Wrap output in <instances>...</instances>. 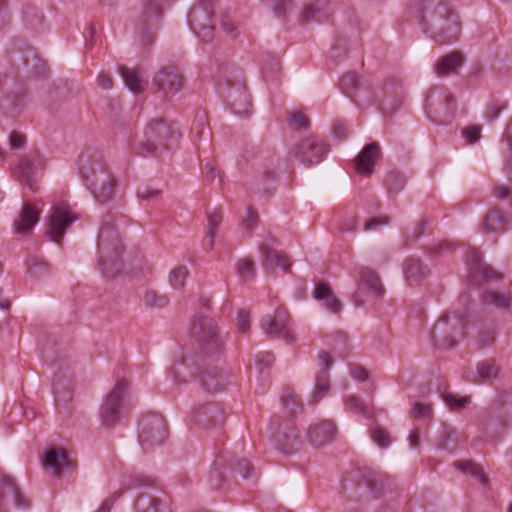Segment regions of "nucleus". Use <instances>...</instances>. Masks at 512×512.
<instances>
[{"label":"nucleus","instance_id":"1","mask_svg":"<svg viewBox=\"0 0 512 512\" xmlns=\"http://www.w3.org/2000/svg\"><path fill=\"white\" fill-rule=\"evenodd\" d=\"M416 12L423 33L435 42L448 44L458 40L461 32L459 16L445 0H420Z\"/></svg>","mask_w":512,"mask_h":512},{"label":"nucleus","instance_id":"2","mask_svg":"<svg viewBox=\"0 0 512 512\" xmlns=\"http://www.w3.org/2000/svg\"><path fill=\"white\" fill-rule=\"evenodd\" d=\"M78 169L85 186L97 202L104 204L113 199L117 181L101 154L94 151L81 153Z\"/></svg>","mask_w":512,"mask_h":512},{"label":"nucleus","instance_id":"3","mask_svg":"<svg viewBox=\"0 0 512 512\" xmlns=\"http://www.w3.org/2000/svg\"><path fill=\"white\" fill-rule=\"evenodd\" d=\"M114 221V215L105 216L97 240L98 266L106 278L117 276L123 269L124 245Z\"/></svg>","mask_w":512,"mask_h":512},{"label":"nucleus","instance_id":"4","mask_svg":"<svg viewBox=\"0 0 512 512\" xmlns=\"http://www.w3.org/2000/svg\"><path fill=\"white\" fill-rule=\"evenodd\" d=\"M386 486L387 477L369 468L350 472L342 482V490L348 500L362 506L381 498Z\"/></svg>","mask_w":512,"mask_h":512},{"label":"nucleus","instance_id":"5","mask_svg":"<svg viewBox=\"0 0 512 512\" xmlns=\"http://www.w3.org/2000/svg\"><path fill=\"white\" fill-rule=\"evenodd\" d=\"M181 137L174 123H167L163 118L151 119L144 129V139L135 147L138 155L158 156L170 150Z\"/></svg>","mask_w":512,"mask_h":512},{"label":"nucleus","instance_id":"6","mask_svg":"<svg viewBox=\"0 0 512 512\" xmlns=\"http://www.w3.org/2000/svg\"><path fill=\"white\" fill-rule=\"evenodd\" d=\"M219 84L226 89V102L232 112L247 117L251 109L250 95L247 92L243 71L231 63L218 66Z\"/></svg>","mask_w":512,"mask_h":512},{"label":"nucleus","instance_id":"7","mask_svg":"<svg viewBox=\"0 0 512 512\" xmlns=\"http://www.w3.org/2000/svg\"><path fill=\"white\" fill-rule=\"evenodd\" d=\"M171 374L175 384H185L186 376L197 378L206 392H219L224 389L225 377L216 366H206L203 369L196 361L183 359L178 365H173Z\"/></svg>","mask_w":512,"mask_h":512},{"label":"nucleus","instance_id":"8","mask_svg":"<svg viewBox=\"0 0 512 512\" xmlns=\"http://www.w3.org/2000/svg\"><path fill=\"white\" fill-rule=\"evenodd\" d=\"M468 323L466 313L443 314L432 329L431 339L433 344L436 348L442 350L454 348L458 341L465 337Z\"/></svg>","mask_w":512,"mask_h":512},{"label":"nucleus","instance_id":"9","mask_svg":"<svg viewBox=\"0 0 512 512\" xmlns=\"http://www.w3.org/2000/svg\"><path fill=\"white\" fill-rule=\"evenodd\" d=\"M187 23L195 36L203 43L214 37V5L210 0H199L189 10Z\"/></svg>","mask_w":512,"mask_h":512},{"label":"nucleus","instance_id":"10","mask_svg":"<svg viewBox=\"0 0 512 512\" xmlns=\"http://www.w3.org/2000/svg\"><path fill=\"white\" fill-rule=\"evenodd\" d=\"M191 332L202 353L208 357L219 355L223 350V341L214 320L207 316H196L191 324Z\"/></svg>","mask_w":512,"mask_h":512},{"label":"nucleus","instance_id":"11","mask_svg":"<svg viewBox=\"0 0 512 512\" xmlns=\"http://www.w3.org/2000/svg\"><path fill=\"white\" fill-rule=\"evenodd\" d=\"M138 440L144 451L162 445L169 430L165 418L154 412L144 414L139 421Z\"/></svg>","mask_w":512,"mask_h":512},{"label":"nucleus","instance_id":"12","mask_svg":"<svg viewBox=\"0 0 512 512\" xmlns=\"http://www.w3.org/2000/svg\"><path fill=\"white\" fill-rule=\"evenodd\" d=\"M165 0H144L143 9L138 18L136 32L144 46H150L155 40L156 31L163 17L162 5Z\"/></svg>","mask_w":512,"mask_h":512},{"label":"nucleus","instance_id":"13","mask_svg":"<svg viewBox=\"0 0 512 512\" xmlns=\"http://www.w3.org/2000/svg\"><path fill=\"white\" fill-rule=\"evenodd\" d=\"M425 109L432 121L442 123L455 111V99L445 86H435L426 95Z\"/></svg>","mask_w":512,"mask_h":512},{"label":"nucleus","instance_id":"14","mask_svg":"<svg viewBox=\"0 0 512 512\" xmlns=\"http://www.w3.org/2000/svg\"><path fill=\"white\" fill-rule=\"evenodd\" d=\"M10 62L16 66H22L27 72L35 77L47 76L49 69L45 62L42 61L34 49L24 41H14L8 50Z\"/></svg>","mask_w":512,"mask_h":512},{"label":"nucleus","instance_id":"15","mask_svg":"<svg viewBox=\"0 0 512 512\" xmlns=\"http://www.w3.org/2000/svg\"><path fill=\"white\" fill-rule=\"evenodd\" d=\"M370 95L372 96L370 105L377 104L385 117L392 116L404 100L403 86L396 79L387 80L378 91L371 87Z\"/></svg>","mask_w":512,"mask_h":512},{"label":"nucleus","instance_id":"16","mask_svg":"<svg viewBox=\"0 0 512 512\" xmlns=\"http://www.w3.org/2000/svg\"><path fill=\"white\" fill-rule=\"evenodd\" d=\"M127 388L128 384L125 380H118L104 399L100 408V417L105 426L115 425L128 411L123 399Z\"/></svg>","mask_w":512,"mask_h":512},{"label":"nucleus","instance_id":"17","mask_svg":"<svg viewBox=\"0 0 512 512\" xmlns=\"http://www.w3.org/2000/svg\"><path fill=\"white\" fill-rule=\"evenodd\" d=\"M152 85L157 93L168 100L184 88L185 77L177 66L165 65L154 74Z\"/></svg>","mask_w":512,"mask_h":512},{"label":"nucleus","instance_id":"18","mask_svg":"<svg viewBox=\"0 0 512 512\" xmlns=\"http://www.w3.org/2000/svg\"><path fill=\"white\" fill-rule=\"evenodd\" d=\"M329 151V144L323 139L312 136L296 144L291 153L303 165L309 167L321 162Z\"/></svg>","mask_w":512,"mask_h":512},{"label":"nucleus","instance_id":"19","mask_svg":"<svg viewBox=\"0 0 512 512\" xmlns=\"http://www.w3.org/2000/svg\"><path fill=\"white\" fill-rule=\"evenodd\" d=\"M340 90L358 106H369L372 101L370 95L371 82L359 80L356 72H348L339 80Z\"/></svg>","mask_w":512,"mask_h":512},{"label":"nucleus","instance_id":"20","mask_svg":"<svg viewBox=\"0 0 512 512\" xmlns=\"http://www.w3.org/2000/svg\"><path fill=\"white\" fill-rule=\"evenodd\" d=\"M289 313L284 307L275 310L274 315H266L260 321L264 334L276 337L290 344L294 342V335L288 327Z\"/></svg>","mask_w":512,"mask_h":512},{"label":"nucleus","instance_id":"21","mask_svg":"<svg viewBox=\"0 0 512 512\" xmlns=\"http://www.w3.org/2000/svg\"><path fill=\"white\" fill-rule=\"evenodd\" d=\"M469 278L472 284L480 286L484 283L501 281L503 275L483 261L482 254L472 250L468 255Z\"/></svg>","mask_w":512,"mask_h":512},{"label":"nucleus","instance_id":"22","mask_svg":"<svg viewBox=\"0 0 512 512\" xmlns=\"http://www.w3.org/2000/svg\"><path fill=\"white\" fill-rule=\"evenodd\" d=\"M43 166V157L38 152H34L19 160V164L15 169L14 174L21 184L27 186L31 191H36L37 181L35 175L39 169L43 168Z\"/></svg>","mask_w":512,"mask_h":512},{"label":"nucleus","instance_id":"23","mask_svg":"<svg viewBox=\"0 0 512 512\" xmlns=\"http://www.w3.org/2000/svg\"><path fill=\"white\" fill-rule=\"evenodd\" d=\"M75 220L76 217L72 216L65 205L58 204L53 206L49 217L47 231L50 239L53 242L60 244L67 228L70 227Z\"/></svg>","mask_w":512,"mask_h":512},{"label":"nucleus","instance_id":"24","mask_svg":"<svg viewBox=\"0 0 512 512\" xmlns=\"http://www.w3.org/2000/svg\"><path fill=\"white\" fill-rule=\"evenodd\" d=\"M224 420L225 411L217 403L199 404L191 412V422L203 428L219 426Z\"/></svg>","mask_w":512,"mask_h":512},{"label":"nucleus","instance_id":"25","mask_svg":"<svg viewBox=\"0 0 512 512\" xmlns=\"http://www.w3.org/2000/svg\"><path fill=\"white\" fill-rule=\"evenodd\" d=\"M320 370L315 376L314 392L311 396V402L317 403L330 389L329 369L333 364V359L327 352L319 354Z\"/></svg>","mask_w":512,"mask_h":512},{"label":"nucleus","instance_id":"26","mask_svg":"<svg viewBox=\"0 0 512 512\" xmlns=\"http://www.w3.org/2000/svg\"><path fill=\"white\" fill-rule=\"evenodd\" d=\"M381 156L380 146L377 142L366 144L354 160L356 171L369 176L374 171L375 161Z\"/></svg>","mask_w":512,"mask_h":512},{"label":"nucleus","instance_id":"27","mask_svg":"<svg viewBox=\"0 0 512 512\" xmlns=\"http://www.w3.org/2000/svg\"><path fill=\"white\" fill-rule=\"evenodd\" d=\"M332 8L329 0H311L301 14L302 24L322 23L332 15Z\"/></svg>","mask_w":512,"mask_h":512},{"label":"nucleus","instance_id":"28","mask_svg":"<svg viewBox=\"0 0 512 512\" xmlns=\"http://www.w3.org/2000/svg\"><path fill=\"white\" fill-rule=\"evenodd\" d=\"M512 398L509 393H503L496 399L491 407L485 411L481 419V425L489 428L495 422L496 426L504 427L508 412L504 409L508 400Z\"/></svg>","mask_w":512,"mask_h":512},{"label":"nucleus","instance_id":"29","mask_svg":"<svg viewBox=\"0 0 512 512\" xmlns=\"http://www.w3.org/2000/svg\"><path fill=\"white\" fill-rule=\"evenodd\" d=\"M12 497L15 506L20 509H28L30 507V500L20 491L16 481L7 475L1 478V491H0V512L4 510V499Z\"/></svg>","mask_w":512,"mask_h":512},{"label":"nucleus","instance_id":"30","mask_svg":"<svg viewBox=\"0 0 512 512\" xmlns=\"http://www.w3.org/2000/svg\"><path fill=\"white\" fill-rule=\"evenodd\" d=\"M337 433V427L332 421H322L312 424L307 430V435L311 445L322 446L334 440Z\"/></svg>","mask_w":512,"mask_h":512},{"label":"nucleus","instance_id":"31","mask_svg":"<svg viewBox=\"0 0 512 512\" xmlns=\"http://www.w3.org/2000/svg\"><path fill=\"white\" fill-rule=\"evenodd\" d=\"M403 273L409 286H417L430 274V269L421 259L409 257L403 264Z\"/></svg>","mask_w":512,"mask_h":512},{"label":"nucleus","instance_id":"32","mask_svg":"<svg viewBox=\"0 0 512 512\" xmlns=\"http://www.w3.org/2000/svg\"><path fill=\"white\" fill-rule=\"evenodd\" d=\"M135 512H171L167 499L156 497L148 492L140 493L134 503Z\"/></svg>","mask_w":512,"mask_h":512},{"label":"nucleus","instance_id":"33","mask_svg":"<svg viewBox=\"0 0 512 512\" xmlns=\"http://www.w3.org/2000/svg\"><path fill=\"white\" fill-rule=\"evenodd\" d=\"M39 221V211L29 203H24L19 219L14 222V231L17 234L27 235Z\"/></svg>","mask_w":512,"mask_h":512},{"label":"nucleus","instance_id":"34","mask_svg":"<svg viewBox=\"0 0 512 512\" xmlns=\"http://www.w3.org/2000/svg\"><path fill=\"white\" fill-rule=\"evenodd\" d=\"M463 63L464 56L462 53L459 51H452L437 61L435 65V72L440 77L456 74Z\"/></svg>","mask_w":512,"mask_h":512},{"label":"nucleus","instance_id":"35","mask_svg":"<svg viewBox=\"0 0 512 512\" xmlns=\"http://www.w3.org/2000/svg\"><path fill=\"white\" fill-rule=\"evenodd\" d=\"M313 297L318 301H326V308L333 312L338 313L342 309V303L339 299H337L333 290L328 282L319 281L315 284L313 289Z\"/></svg>","mask_w":512,"mask_h":512},{"label":"nucleus","instance_id":"36","mask_svg":"<svg viewBox=\"0 0 512 512\" xmlns=\"http://www.w3.org/2000/svg\"><path fill=\"white\" fill-rule=\"evenodd\" d=\"M43 464L46 468H51L55 476L60 477L62 469L69 464V456L62 448H49L44 453Z\"/></svg>","mask_w":512,"mask_h":512},{"label":"nucleus","instance_id":"37","mask_svg":"<svg viewBox=\"0 0 512 512\" xmlns=\"http://www.w3.org/2000/svg\"><path fill=\"white\" fill-rule=\"evenodd\" d=\"M261 256L263 258V264L266 267H280L284 271H288L291 267V263L287 259L286 255L273 250L267 244H261L259 247Z\"/></svg>","mask_w":512,"mask_h":512},{"label":"nucleus","instance_id":"38","mask_svg":"<svg viewBox=\"0 0 512 512\" xmlns=\"http://www.w3.org/2000/svg\"><path fill=\"white\" fill-rule=\"evenodd\" d=\"M362 283L376 296L382 297L385 293L384 286L378 273L370 267H361L359 270Z\"/></svg>","mask_w":512,"mask_h":512},{"label":"nucleus","instance_id":"39","mask_svg":"<svg viewBox=\"0 0 512 512\" xmlns=\"http://www.w3.org/2000/svg\"><path fill=\"white\" fill-rule=\"evenodd\" d=\"M227 459L224 455H220L216 458L212 465V469L209 473V485L211 489H221L223 484L226 482Z\"/></svg>","mask_w":512,"mask_h":512},{"label":"nucleus","instance_id":"40","mask_svg":"<svg viewBox=\"0 0 512 512\" xmlns=\"http://www.w3.org/2000/svg\"><path fill=\"white\" fill-rule=\"evenodd\" d=\"M506 225L505 215L498 209L490 210L483 219L482 226L485 232H503Z\"/></svg>","mask_w":512,"mask_h":512},{"label":"nucleus","instance_id":"41","mask_svg":"<svg viewBox=\"0 0 512 512\" xmlns=\"http://www.w3.org/2000/svg\"><path fill=\"white\" fill-rule=\"evenodd\" d=\"M119 73L124 81V84L130 91L135 94H139L143 91L139 69H130L125 65H120Z\"/></svg>","mask_w":512,"mask_h":512},{"label":"nucleus","instance_id":"42","mask_svg":"<svg viewBox=\"0 0 512 512\" xmlns=\"http://www.w3.org/2000/svg\"><path fill=\"white\" fill-rule=\"evenodd\" d=\"M53 393L55 397V405L59 413H70L71 402L73 399L72 391L69 388H59V383L54 379Z\"/></svg>","mask_w":512,"mask_h":512},{"label":"nucleus","instance_id":"43","mask_svg":"<svg viewBox=\"0 0 512 512\" xmlns=\"http://www.w3.org/2000/svg\"><path fill=\"white\" fill-rule=\"evenodd\" d=\"M499 372V367L496 365L494 359H487L477 365V372L473 374L472 382H484L492 378H496Z\"/></svg>","mask_w":512,"mask_h":512},{"label":"nucleus","instance_id":"44","mask_svg":"<svg viewBox=\"0 0 512 512\" xmlns=\"http://www.w3.org/2000/svg\"><path fill=\"white\" fill-rule=\"evenodd\" d=\"M454 467L464 474L471 475L476 478L480 483L485 485L488 478L485 475L482 467L470 460H458L453 463Z\"/></svg>","mask_w":512,"mask_h":512},{"label":"nucleus","instance_id":"45","mask_svg":"<svg viewBox=\"0 0 512 512\" xmlns=\"http://www.w3.org/2000/svg\"><path fill=\"white\" fill-rule=\"evenodd\" d=\"M481 302L484 305H493L496 308H509L512 305V298L504 293L486 290L481 295Z\"/></svg>","mask_w":512,"mask_h":512},{"label":"nucleus","instance_id":"46","mask_svg":"<svg viewBox=\"0 0 512 512\" xmlns=\"http://www.w3.org/2000/svg\"><path fill=\"white\" fill-rule=\"evenodd\" d=\"M27 273L33 278H41L48 274V264L38 257H30L25 261Z\"/></svg>","mask_w":512,"mask_h":512},{"label":"nucleus","instance_id":"47","mask_svg":"<svg viewBox=\"0 0 512 512\" xmlns=\"http://www.w3.org/2000/svg\"><path fill=\"white\" fill-rule=\"evenodd\" d=\"M227 465L231 472L240 474L244 479L250 478L254 471L252 464L246 459L230 458L227 459Z\"/></svg>","mask_w":512,"mask_h":512},{"label":"nucleus","instance_id":"48","mask_svg":"<svg viewBox=\"0 0 512 512\" xmlns=\"http://www.w3.org/2000/svg\"><path fill=\"white\" fill-rule=\"evenodd\" d=\"M273 446L275 449H277L279 452L283 454H290L293 453L295 444L297 442V437L295 436H289L286 434L281 435H273L272 438Z\"/></svg>","mask_w":512,"mask_h":512},{"label":"nucleus","instance_id":"49","mask_svg":"<svg viewBox=\"0 0 512 512\" xmlns=\"http://www.w3.org/2000/svg\"><path fill=\"white\" fill-rule=\"evenodd\" d=\"M385 184L390 193H399L406 185V177L398 171L390 172L385 179Z\"/></svg>","mask_w":512,"mask_h":512},{"label":"nucleus","instance_id":"50","mask_svg":"<svg viewBox=\"0 0 512 512\" xmlns=\"http://www.w3.org/2000/svg\"><path fill=\"white\" fill-rule=\"evenodd\" d=\"M348 40L344 36H338L332 45L330 58L334 62H340L348 53Z\"/></svg>","mask_w":512,"mask_h":512},{"label":"nucleus","instance_id":"51","mask_svg":"<svg viewBox=\"0 0 512 512\" xmlns=\"http://www.w3.org/2000/svg\"><path fill=\"white\" fill-rule=\"evenodd\" d=\"M444 401L451 410L460 411L471 403V397H462L454 393H446L444 395Z\"/></svg>","mask_w":512,"mask_h":512},{"label":"nucleus","instance_id":"52","mask_svg":"<svg viewBox=\"0 0 512 512\" xmlns=\"http://www.w3.org/2000/svg\"><path fill=\"white\" fill-rule=\"evenodd\" d=\"M438 447L441 450H445L448 453H454L458 448V434L456 431L444 432L438 443Z\"/></svg>","mask_w":512,"mask_h":512},{"label":"nucleus","instance_id":"53","mask_svg":"<svg viewBox=\"0 0 512 512\" xmlns=\"http://www.w3.org/2000/svg\"><path fill=\"white\" fill-rule=\"evenodd\" d=\"M189 271L186 266L181 265L176 267L170 272L169 282L174 289H182L185 285V281Z\"/></svg>","mask_w":512,"mask_h":512},{"label":"nucleus","instance_id":"54","mask_svg":"<svg viewBox=\"0 0 512 512\" xmlns=\"http://www.w3.org/2000/svg\"><path fill=\"white\" fill-rule=\"evenodd\" d=\"M281 402L290 413H294L302 407V402L299 396H297L291 389H287L283 392L281 395Z\"/></svg>","mask_w":512,"mask_h":512},{"label":"nucleus","instance_id":"55","mask_svg":"<svg viewBox=\"0 0 512 512\" xmlns=\"http://www.w3.org/2000/svg\"><path fill=\"white\" fill-rule=\"evenodd\" d=\"M333 350L341 357H346L349 352L350 345L348 341V337L343 332H336L333 334Z\"/></svg>","mask_w":512,"mask_h":512},{"label":"nucleus","instance_id":"56","mask_svg":"<svg viewBox=\"0 0 512 512\" xmlns=\"http://www.w3.org/2000/svg\"><path fill=\"white\" fill-rule=\"evenodd\" d=\"M144 303L150 308H163L169 303L165 295H160L156 291H147L144 295Z\"/></svg>","mask_w":512,"mask_h":512},{"label":"nucleus","instance_id":"57","mask_svg":"<svg viewBox=\"0 0 512 512\" xmlns=\"http://www.w3.org/2000/svg\"><path fill=\"white\" fill-rule=\"evenodd\" d=\"M345 406L349 411L359 413L364 416L369 415V410L366 404L363 402V400L356 396L351 395L345 400Z\"/></svg>","mask_w":512,"mask_h":512},{"label":"nucleus","instance_id":"58","mask_svg":"<svg viewBox=\"0 0 512 512\" xmlns=\"http://www.w3.org/2000/svg\"><path fill=\"white\" fill-rule=\"evenodd\" d=\"M371 438L382 449L389 447L391 444L390 434L382 426H376L371 431Z\"/></svg>","mask_w":512,"mask_h":512},{"label":"nucleus","instance_id":"59","mask_svg":"<svg viewBox=\"0 0 512 512\" xmlns=\"http://www.w3.org/2000/svg\"><path fill=\"white\" fill-rule=\"evenodd\" d=\"M506 102H501L500 100H494L486 106L484 117L487 121L493 122L496 120L500 113L506 109Z\"/></svg>","mask_w":512,"mask_h":512},{"label":"nucleus","instance_id":"60","mask_svg":"<svg viewBox=\"0 0 512 512\" xmlns=\"http://www.w3.org/2000/svg\"><path fill=\"white\" fill-rule=\"evenodd\" d=\"M23 17L31 26L41 24L44 19L42 12L32 5H27L23 9Z\"/></svg>","mask_w":512,"mask_h":512},{"label":"nucleus","instance_id":"61","mask_svg":"<svg viewBox=\"0 0 512 512\" xmlns=\"http://www.w3.org/2000/svg\"><path fill=\"white\" fill-rule=\"evenodd\" d=\"M128 488H157V483L155 478L145 475H137L130 479V484Z\"/></svg>","mask_w":512,"mask_h":512},{"label":"nucleus","instance_id":"62","mask_svg":"<svg viewBox=\"0 0 512 512\" xmlns=\"http://www.w3.org/2000/svg\"><path fill=\"white\" fill-rule=\"evenodd\" d=\"M289 124L296 130H306L309 126V120L306 115L301 112L295 111L289 114Z\"/></svg>","mask_w":512,"mask_h":512},{"label":"nucleus","instance_id":"63","mask_svg":"<svg viewBox=\"0 0 512 512\" xmlns=\"http://www.w3.org/2000/svg\"><path fill=\"white\" fill-rule=\"evenodd\" d=\"M412 417L416 419H428L433 415L432 407L428 404L416 402L411 410Z\"/></svg>","mask_w":512,"mask_h":512},{"label":"nucleus","instance_id":"64","mask_svg":"<svg viewBox=\"0 0 512 512\" xmlns=\"http://www.w3.org/2000/svg\"><path fill=\"white\" fill-rule=\"evenodd\" d=\"M254 262L250 259H241L238 262L237 271L238 274L243 278L254 277Z\"/></svg>","mask_w":512,"mask_h":512}]
</instances>
